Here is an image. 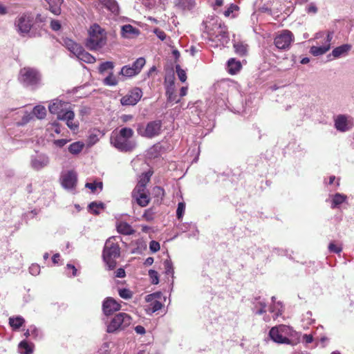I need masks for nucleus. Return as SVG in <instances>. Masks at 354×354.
Returning <instances> with one entry per match:
<instances>
[{"label":"nucleus","mask_w":354,"mask_h":354,"mask_svg":"<svg viewBox=\"0 0 354 354\" xmlns=\"http://www.w3.org/2000/svg\"><path fill=\"white\" fill-rule=\"evenodd\" d=\"M133 134L132 129L123 127L118 133L113 132L111 136V143L120 151H132L136 147V142L131 140Z\"/></svg>","instance_id":"nucleus-1"},{"label":"nucleus","mask_w":354,"mask_h":354,"mask_svg":"<svg viewBox=\"0 0 354 354\" xmlns=\"http://www.w3.org/2000/svg\"><path fill=\"white\" fill-rule=\"evenodd\" d=\"M50 113L57 115L59 120H64L66 122L68 128L73 131L78 129L79 124L73 122L75 118V113L73 111L69 109V104L61 100H55L48 106Z\"/></svg>","instance_id":"nucleus-2"},{"label":"nucleus","mask_w":354,"mask_h":354,"mask_svg":"<svg viewBox=\"0 0 354 354\" xmlns=\"http://www.w3.org/2000/svg\"><path fill=\"white\" fill-rule=\"evenodd\" d=\"M296 335L291 327L283 324L272 327L269 332V336L274 342L290 345L296 344L297 342L292 339Z\"/></svg>","instance_id":"nucleus-3"},{"label":"nucleus","mask_w":354,"mask_h":354,"mask_svg":"<svg viewBox=\"0 0 354 354\" xmlns=\"http://www.w3.org/2000/svg\"><path fill=\"white\" fill-rule=\"evenodd\" d=\"M114 238H109L105 243L102 257L109 270H113L117 265L116 259L120 257V248Z\"/></svg>","instance_id":"nucleus-4"},{"label":"nucleus","mask_w":354,"mask_h":354,"mask_svg":"<svg viewBox=\"0 0 354 354\" xmlns=\"http://www.w3.org/2000/svg\"><path fill=\"white\" fill-rule=\"evenodd\" d=\"M88 33L89 36L85 44L88 49L98 50L106 44V34L99 25L94 24L91 26Z\"/></svg>","instance_id":"nucleus-5"},{"label":"nucleus","mask_w":354,"mask_h":354,"mask_svg":"<svg viewBox=\"0 0 354 354\" xmlns=\"http://www.w3.org/2000/svg\"><path fill=\"white\" fill-rule=\"evenodd\" d=\"M19 80L26 86H36L39 84L41 75L34 68L24 67L19 71Z\"/></svg>","instance_id":"nucleus-6"},{"label":"nucleus","mask_w":354,"mask_h":354,"mask_svg":"<svg viewBox=\"0 0 354 354\" xmlns=\"http://www.w3.org/2000/svg\"><path fill=\"white\" fill-rule=\"evenodd\" d=\"M208 34L212 40H217L222 44H227L230 40L227 26L221 21L212 24Z\"/></svg>","instance_id":"nucleus-7"},{"label":"nucleus","mask_w":354,"mask_h":354,"mask_svg":"<svg viewBox=\"0 0 354 354\" xmlns=\"http://www.w3.org/2000/svg\"><path fill=\"white\" fill-rule=\"evenodd\" d=\"M131 317L126 313H119L112 319L107 326V332L114 333L118 330H124L131 324Z\"/></svg>","instance_id":"nucleus-8"},{"label":"nucleus","mask_w":354,"mask_h":354,"mask_svg":"<svg viewBox=\"0 0 354 354\" xmlns=\"http://www.w3.org/2000/svg\"><path fill=\"white\" fill-rule=\"evenodd\" d=\"M161 127V122L160 120H155L149 122L145 127L142 124H139L137 127V132L142 137L152 138L160 134Z\"/></svg>","instance_id":"nucleus-9"},{"label":"nucleus","mask_w":354,"mask_h":354,"mask_svg":"<svg viewBox=\"0 0 354 354\" xmlns=\"http://www.w3.org/2000/svg\"><path fill=\"white\" fill-rule=\"evenodd\" d=\"M295 41L293 33L289 30L279 32L274 38V44L279 50H288Z\"/></svg>","instance_id":"nucleus-10"},{"label":"nucleus","mask_w":354,"mask_h":354,"mask_svg":"<svg viewBox=\"0 0 354 354\" xmlns=\"http://www.w3.org/2000/svg\"><path fill=\"white\" fill-rule=\"evenodd\" d=\"M33 17L29 13H23L15 20V26L18 31L21 33H28L32 26Z\"/></svg>","instance_id":"nucleus-11"},{"label":"nucleus","mask_w":354,"mask_h":354,"mask_svg":"<svg viewBox=\"0 0 354 354\" xmlns=\"http://www.w3.org/2000/svg\"><path fill=\"white\" fill-rule=\"evenodd\" d=\"M132 201L144 207L149 205L151 198L147 189L134 187L131 192Z\"/></svg>","instance_id":"nucleus-12"},{"label":"nucleus","mask_w":354,"mask_h":354,"mask_svg":"<svg viewBox=\"0 0 354 354\" xmlns=\"http://www.w3.org/2000/svg\"><path fill=\"white\" fill-rule=\"evenodd\" d=\"M142 96V90L138 87H135L120 99V103L124 106H133L140 101Z\"/></svg>","instance_id":"nucleus-13"},{"label":"nucleus","mask_w":354,"mask_h":354,"mask_svg":"<svg viewBox=\"0 0 354 354\" xmlns=\"http://www.w3.org/2000/svg\"><path fill=\"white\" fill-rule=\"evenodd\" d=\"M121 305L111 297L107 298L102 304L103 312L106 315H110L119 310Z\"/></svg>","instance_id":"nucleus-14"},{"label":"nucleus","mask_w":354,"mask_h":354,"mask_svg":"<svg viewBox=\"0 0 354 354\" xmlns=\"http://www.w3.org/2000/svg\"><path fill=\"white\" fill-rule=\"evenodd\" d=\"M77 183V175L75 171H69L62 177V185L67 189L74 187Z\"/></svg>","instance_id":"nucleus-15"},{"label":"nucleus","mask_w":354,"mask_h":354,"mask_svg":"<svg viewBox=\"0 0 354 354\" xmlns=\"http://www.w3.org/2000/svg\"><path fill=\"white\" fill-rule=\"evenodd\" d=\"M139 29L130 24L124 25L121 28V35L124 38L133 39L140 35Z\"/></svg>","instance_id":"nucleus-16"},{"label":"nucleus","mask_w":354,"mask_h":354,"mask_svg":"<svg viewBox=\"0 0 354 354\" xmlns=\"http://www.w3.org/2000/svg\"><path fill=\"white\" fill-rule=\"evenodd\" d=\"M62 44L75 56L80 53V51L82 48L80 44L68 37L62 39Z\"/></svg>","instance_id":"nucleus-17"},{"label":"nucleus","mask_w":354,"mask_h":354,"mask_svg":"<svg viewBox=\"0 0 354 354\" xmlns=\"http://www.w3.org/2000/svg\"><path fill=\"white\" fill-rule=\"evenodd\" d=\"M174 6L182 10H191L196 6L195 0H174Z\"/></svg>","instance_id":"nucleus-18"},{"label":"nucleus","mask_w":354,"mask_h":354,"mask_svg":"<svg viewBox=\"0 0 354 354\" xmlns=\"http://www.w3.org/2000/svg\"><path fill=\"white\" fill-rule=\"evenodd\" d=\"M165 94L168 102H175L176 103L180 102L175 93L174 80L173 79L167 84Z\"/></svg>","instance_id":"nucleus-19"},{"label":"nucleus","mask_w":354,"mask_h":354,"mask_svg":"<svg viewBox=\"0 0 354 354\" xmlns=\"http://www.w3.org/2000/svg\"><path fill=\"white\" fill-rule=\"evenodd\" d=\"M335 128L342 132L348 129L347 118L344 115H338L335 120Z\"/></svg>","instance_id":"nucleus-20"},{"label":"nucleus","mask_w":354,"mask_h":354,"mask_svg":"<svg viewBox=\"0 0 354 354\" xmlns=\"http://www.w3.org/2000/svg\"><path fill=\"white\" fill-rule=\"evenodd\" d=\"M48 4V10L54 15H59L61 14V6L63 0H45Z\"/></svg>","instance_id":"nucleus-21"},{"label":"nucleus","mask_w":354,"mask_h":354,"mask_svg":"<svg viewBox=\"0 0 354 354\" xmlns=\"http://www.w3.org/2000/svg\"><path fill=\"white\" fill-rule=\"evenodd\" d=\"M100 3L112 13L118 15L119 6L115 0H99Z\"/></svg>","instance_id":"nucleus-22"},{"label":"nucleus","mask_w":354,"mask_h":354,"mask_svg":"<svg viewBox=\"0 0 354 354\" xmlns=\"http://www.w3.org/2000/svg\"><path fill=\"white\" fill-rule=\"evenodd\" d=\"M152 174L153 172L151 171L142 173L140 176V180L135 187H139L140 189H147V185L149 183Z\"/></svg>","instance_id":"nucleus-23"},{"label":"nucleus","mask_w":354,"mask_h":354,"mask_svg":"<svg viewBox=\"0 0 354 354\" xmlns=\"http://www.w3.org/2000/svg\"><path fill=\"white\" fill-rule=\"evenodd\" d=\"M228 72L231 75H235L241 68V64L234 58H231L227 62Z\"/></svg>","instance_id":"nucleus-24"},{"label":"nucleus","mask_w":354,"mask_h":354,"mask_svg":"<svg viewBox=\"0 0 354 354\" xmlns=\"http://www.w3.org/2000/svg\"><path fill=\"white\" fill-rule=\"evenodd\" d=\"M117 230L120 234L124 235H131L134 233V230L132 227L126 222H120L117 225Z\"/></svg>","instance_id":"nucleus-25"},{"label":"nucleus","mask_w":354,"mask_h":354,"mask_svg":"<svg viewBox=\"0 0 354 354\" xmlns=\"http://www.w3.org/2000/svg\"><path fill=\"white\" fill-rule=\"evenodd\" d=\"M80 60L88 64L94 63L95 62V58L89 53L84 50L82 47L80 51V53L76 56Z\"/></svg>","instance_id":"nucleus-26"},{"label":"nucleus","mask_w":354,"mask_h":354,"mask_svg":"<svg viewBox=\"0 0 354 354\" xmlns=\"http://www.w3.org/2000/svg\"><path fill=\"white\" fill-rule=\"evenodd\" d=\"M25 323V319L21 316L11 317L9 318V324L13 330H18Z\"/></svg>","instance_id":"nucleus-27"},{"label":"nucleus","mask_w":354,"mask_h":354,"mask_svg":"<svg viewBox=\"0 0 354 354\" xmlns=\"http://www.w3.org/2000/svg\"><path fill=\"white\" fill-rule=\"evenodd\" d=\"M154 297V295L151 294L148 295L146 297L147 301H151V304H149V310H151V313H155L162 307V304L158 300L151 301V298Z\"/></svg>","instance_id":"nucleus-28"},{"label":"nucleus","mask_w":354,"mask_h":354,"mask_svg":"<svg viewBox=\"0 0 354 354\" xmlns=\"http://www.w3.org/2000/svg\"><path fill=\"white\" fill-rule=\"evenodd\" d=\"M330 49V45H324L322 46H312L310 52L314 56H318L326 53Z\"/></svg>","instance_id":"nucleus-29"},{"label":"nucleus","mask_w":354,"mask_h":354,"mask_svg":"<svg viewBox=\"0 0 354 354\" xmlns=\"http://www.w3.org/2000/svg\"><path fill=\"white\" fill-rule=\"evenodd\" d=\"M351 48V45L344 44L333 49L332 54L335 57H338L346 53L348 50H350Z\"/></svg>","instance_id":"nucleus-30"},{"label":"nucleus","mask_w":354,"mask_h":354,"mask_svg":"<svg viewBox=\"0 0 354 354\" xmlns=\"http://www.w3.org/2000/svg\"><path fill=\"white\" fill-rule=\"evenodd\" d=\"M84 145L83 142L77 141L71 144L68 147V151L72 154H78L83 149Z\"/></svg>","instance_id":"nucleus-31"},{"label":"nucleus","mask_w":354,"mask_h":354,"mask_svg":"<svg viewBox=\"0 0 354 354\" xmlns=\"http://www.w3.org/2000/svg\"><path fill=\"white\" fill-rule=\"evenodd\" d=\"M32 114L39 120L44 119L46 115V108L44 106L37 105L34 107Z\"/></svg>","instance_id":"nucleus-32"},{"label":"nucleus","mask_w":354,"mask_h":354,"mask_svg":"<svg viewBox=\"0 0 354 354\" xmlns=\"http://www.w3.org/2000/svg\"><path fill=\"white\" fill-rule=\"evenodd\" d=\"M19 350L21 354H31L32 352V346L26 341H21L19 344Z\"/></svg>","instance_id":"nucleus-33"},{"label":"nucleus","mask_w":354,"mask_h":354,"mask_svg":"<svg viewBox=\"0 0 354 354\" xmlns=\"http://www.w3.org/2000/svg\"><path fill=\"white\" fill-rule=\"evenodd\" d=\"M346 196L337 193L335 194L332 199V208H335L338 205L342 204L346 199Z\"/></svg>","instance_id":"nucleus-34"},{"label":"nucleus","mask_w":354,"mask_h":354,"mask_svg":"<svg viewBox=\"0 0 354 354\" xmlns=\"http://www.w3.org/2000/svg\"><path fill=\"white\" fill-rule=\"evenodd\" d=\"M104 208V204L103 203L92 202L88 205L89 211L97 215L100 214L99 210Z\"/></svg>","instance_id":"nucleus-35"},{"label":"nucleus","mask_w":354,"mask_h":354,"mask_svg":"<svg viewBox=\"0 0 354 354\" xmlns=\"http://www.w3.org/2000/svg\"><path fill=\"white\" fill-rule=\"evenodd\" d=\"M145 64V59L143 57L138 58L131 66L138 75Z\"/></svg>","instance_id":"nucleus-36"},{"label":"nucleus","mask_w":354,"mask_h":354,"mask_svg":"<svg viewBox=\"0 0 354 354\" xmlns=\"http://www.w3.org/2000/svg\"><path fill=\"white\" fill-rule=\"evenodd\" d=\"M234 48L236 54L240 56H244L248 52V46L241 42L234 44Z\"/></svg>","instance_id":"nucleus-37"},{"label":"nucleus","mask_w":354,"mask_h":354,"mask_svg":"<svg viewBox=\"0 0 354 354\" xmlns=\"http://www.w3.org/2000/svg\"><path fill=\"white\" fill-rule=\"evenodd\" d=\"M120 74L127 77H131L137 75L134 70L129 65L124 66Z\"/></svg>","instance_id":"nucleus-38"},{"label":"nucleus","mask_w":354,"mask_h":354,"mask_svg":"<svg viewBox=\"0 0 354 354\" xmlns=\"http://www.w3.org/2000/svg\"><path fill=\"white\" fill-rule=\"evenodd\" d=\"M103 82L107 86H115L118 84V82L113 73H111L106 78H104Z\"/></svg>","instance_id":"nucleus-39"},{"label":"nucleus","mask_w":354,"mask_h":354,"mask_svg":"<svg viewBox=\"0 0 354 354\" xmlns=\"http://www.w3.org/2000/svg\"><path fill=\"white\" fill-rule=\"evenodd\" d=\"M47 164H48L47 160H41L35 159V160H32V167L37 170L41 169V168L46 166Z\"/></svg>","instance_id":"nucleus-40"},{"label":"nucleus","mask_w":354,"mask_h":354,"mask_svg":"<svg viewBox=\"0 0 354 354\" xmlns=\"http://www.w3.org/2000/svg\"><path fill=\"white\" fill-rule=\"evenodd\" d=\"M176 72L177 73V75L179 78V80L182 82H185L187 80V75L185 70L182 69L180 66V65L176 66Z\"/></svg>","instance_id":"nucleus-41"},{"label":"nucleus","mask_w":354,"mask_h":354,"mask_svg":"<svg viewBox=\"0 0 354 354\" xmlns=\"http://www.w3.org/2000/svg\"><path fill=\"white\" fill-rule=\"evenodd\" d=\"M114 67L113 63L111 62H105L102 63L99 66V72L102 73L109 69H113Z\"/></svg>","instance_id":"nucleus-42"},{"label":"nucleus","mask_w":354,"mask_h":354,"mask_svg":"<svg viewBox=\"0 0 354 354\" xmlns=\"http://www.w3.org/2000/svg\"><path fill=\"white\" fill-rule=\"evenodd\" d=\"M185 210V203L184 202H180L178 204V207L176 210V216L178 220L182 219Z\"/></svg>","instance_id":"nucleus-43"},{"label":"nucleus","mask_w":354,"mask_h":354,"mask_svg":"<svg viewBox=\"0 0 354 354\" xmlns=\"http://www.w3.org/2000/svg\"><path fill=\"white\" fill-rule=\"evenodd\" d=\"M118 292L120 297L125 299H131L133 296L132 292L127 288L120 289Z\"/></svg>","instance_id":"nucleus-44"},{"label":"nucleus","mask_w":354,"mask_h":354,"mask_svg":"<svg viewBox=\"0 0 354 354\" xmlns=\"http://www.w3.org/2000/svg\"><path fill=\"white\" fill-rule=\"evenodd\" d=\"M164 267L167 274H172L174 273V268L171 260H165L164 261Z\"/></svg>","instance_id":"nucleus-45"},{"label":"nucleus","mask_w":354,"mask_h":354,"mask_svg":"<svg viewBox=\"0 0 354 354\" xmlns=\"http://www.w3.org/2000/svg\"><path fill=\"white\" fill-rule=\"evenodd\" d=\"M149 276L153 284H158L159 283L158 273L154 270H149Z\"/></svg>","instance_id":"nucleus-46"},{"label":"nucleus","mask_w":354,"mask_h":354,"mask_svg":"<svg viewBox=\"0 0 354 354\" xmlns=\"http://www.w3.org/2000/svg\"><path fill=\"white\" fill-rule=\"evenodd\" d=\"M85 186L86 187L90 189L92 192H95L97 189V187H99L100 189H102L103 184L102 182L87 183Z\"/></svg>","instance_id":"nucleus-47"},{"label":"nucleus","mask_w":354,"mask_h":354,"mask_svg":"<svg viewBox=\"0 0 354 354\" xmlns=\"http://www.w3.org/2000/svg\"><path fill=\"white\" fill-rule=\"evenodd\" d=\"M154 212L151 208H149L146 209L142 215V218L147 221H150L153 219Z\"/></svg>","instance_id":"nucleus-48"},{"label":"nucleus","mask_w":354,"mask_h":354,"mask_svg":"<svg viewBox=\"0 0 354 354\" xmlns=\"http://www.w3.org/2000/svg\"><path fill=\"white\" fill-rule=\"evenodd\" d=\"M328 250L330 252L339 254L342 251V246L337 245L333 242H331L328 245Z\"/></svg>","instance_id":"nucleus-49"},{"label":"nucleus","mask_w":354,"mask_h":354,"mask_svg":"<svg viewBox=\"0 0 354 354\" xmlns=\"http://www.w3.org/2000/svg\"><path fill=\"white\" fill-rule=\"evenodd\" d=\"M239 9L238 6L231 3L230 6L227 8V10L224 12V15L226 17H230V15L234 11Z\"/></svg>","instance_id":"nucleus-50"},{"label":"nucleus","mask_w":354,"mask_h":354,"mask_svg":"<svg viewBox=\"0 0 354 354\" xmlns=\"http://www.w3.org/2000/svg\"><path fill=\"white\" fill-rule=\"evenodd\" d=\"M160 248V243L156 241H151L149 243V249L153 252H158Z\"/></svg>","instance_id":"nucleus-51"},{"label":"nucleus","mask_w":354,"mask_h":354,"mask_svg":"<svg viewBox=\"0 0 354 354\" xmlns=\"http://www.w3.org/2000/svg\"><path fill=\"white\" fill-rule=\"evenodd\" d=\"M153 32L161 41L165 40L167 35L163 30L159 28H155Z\"/></svg>","instance_id":"nucleus-52"},{"label":"nucleus","mask_w":354,"mask_h":354,"mask_svg":"<svg viewBox=\"0 0 354 354\" xmlns=\"http://www.w3.org/2000/svg\"><path fill=\"white\" fill-rule=\"evenodd\" d=\"M61 24L58 20L53 19L50 21V28L55 31H58L61 29Z\"/></svg>","instance_id":"nucleus-53"},{"label":"nucleus","mask_w":354,"mask_h":354,"mask_svg":"<svg viewBox=\"0 0 354 354\" xmlns=\"http://www.w3.org/2000/svg\"><path fill=\"white\" fill-rule=\"evenodd\" d=\"M153 192L156 196H160L161 198H162L165 196V190L161 187H155L153 188Z\"/></svg>","instance_id":"nucleus-54"},{"label":"nucleus","mask_w":354,"mask_h":354,"mask_svg":"<svg viewBox=\"0 0 354 354\" xmlns=\"http://www.w3.org/2000/svg\"><path fill=\"white\" fill-rule=\"evenodd\" d=\"M50 125L51 126L50 129L54 131L55 133L57 134H59L61 133L60 124L57 122H53L50 123Z\"/></svg>","instance_id":"nucleus-55"},{"label":"nucleus","mask_w":354,"mask_h":354,"mask_svg":"<svg viewBox=\"0 0 354 354\" xmlns=\"http://www.w3.org/2000/svg\"><path fill=\"white\" fill-rule=\"evenodd\" d=\"M307 12L308 13L315 14L317 12V8L315 4L310 3L307 8Z\"/></svg>","instance_id":"nucleus-56"},{"label":"nucleus","mask_w":354,"mask_h":354,"mask_svg":"<svg viewBox=\"0 0 354 354\" xmlns=\"http://www.w3.org/2000/svg\"><path fill=\"white\" fill-rule=\"evenodd\" d=\"M39 266L37 265H32L31 267H30V272L32 274H37L39 272Z\"/></svg>","instance_id":"nucleus-57"},{"label":"nucleus","mask_w":354,"mask_h":354,"mask_svg":"<svg viewBox=\"0 0 354 354\" xmlns=\"http://www.w3.org/2000/svg\"><path fill=\"white\" fill-rule=\"evenodd\" d=\"M115 277L122 278L125 277V271L123 268H118L115 272Z\"/></svg>","instance_id":"nucleus-58"},{"label":"nucleus","mask_w":354,"mask_h":354,"mask_svg":"<svg viewBox=\"0 0 354 354\" xmlns=\"http://www.w3.org/2000/svg\"><path fill=\"white\" fill-rule=\"evenodd\" d=\"M67 140L66 139H59V140H55L54 143L59 147H64L66 143H67Z\"/></svg>","instance_id":"nucleus-59"},{"label":"nucleus","mask_w":354,"mask_h":354,"mask_svg":"<svg viewBox=\"0 0 354 354\" xmlns=\"http://www.w3.org/2000/svg\"><path fill=\"white\" fill-rule=\"evenodd\" d=\"M303 339L304 341L307 343V344H309V343H311L313 341V337L312 335H307V334H305L304 336H303Z\"/></svg>","instance_id":"nucleus-60"},{"label":"nucleus","mask_w":354,"mask_h":354,"mask_svg":"<svg viewBox=\"0 0 354 354\" xmlns=\"http://www.w3.org/2000/svg\"><path fill=\"white\" fill-rule=\"evenodd\" d=\"M66 268L69 270L72 271V276L75 277L77 275V269L73 265L71 264H67Z\"/></svg>","instance_id":"nucleus-61"},{"label":"nucleus","mask_w":354,"mask_h":354,"mask_svg":"<svg viewBox=\"0 0 354 354\" xmlns=\"http://www.w3.org/2000/svg\"><path fill=\"white\" fill-rule=\"evenodd\" d=\"M135 331L138 334L143 335L145 333V328L142 326L138 325L136 326Z\"/></svg>","instance_id":"nucleus-62"},{"label":"nucleus","mask_w":354,"mask_h":354,"mask_svg":"<svg viewBox=\"0 0 354 354\" xmlns=\"http://www.w3.org/2000/svg\"><path fill=\"white\" fill-rule=\"evenodd\" d=\"M29 328L30 329L32 336H33L34 337H37L38 335L37 328L35 326H30Z\"/></svg>","instance_id":"nucleus-63"},{"label":"nucleus","mask_w":354,"mask_h":354,"mask_svg":"<svg viewBox=\"0 0 354 354\" xmlns=\"http://www.w3.org/2000/svg\"><path fill=\"white\" fill-rule=\"evenodd\" d=\"M60 259V255L59 253L55 254L52 257V261L55 265L58 263Z\"/></svg>","instance_id":"nucleus-64"}]
</instances>
